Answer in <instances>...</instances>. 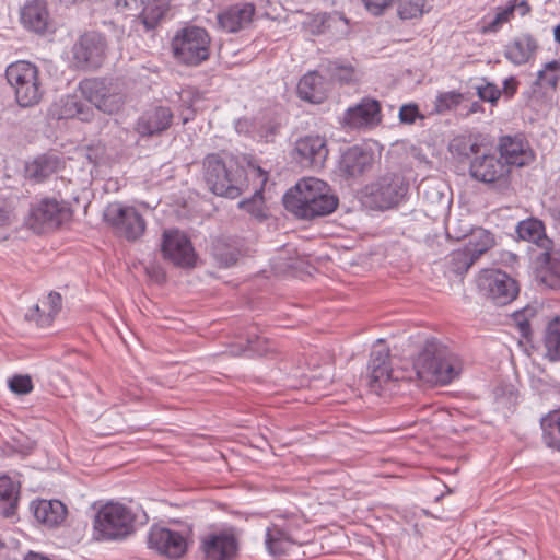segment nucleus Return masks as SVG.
Wrapping results in <instances>:
<instances>
[{
	"label": "nucleus",
	"mask_w": 560,
	"mask_h": 560,
	"mask_svg": "<svg viewBox=\"0 0 560 560\" xmlns=\"http://www.w3.org/2000/svg\"><path fill=\"white\" fill-rule=\"evenodd\" d=\"M283 203L295 217L308 220L334 212L338 198L324 180L306 177L283 196Z\"/></svg>",
	"instance_id": "obj_1"
},
{
	"label": "nucleus",
	"mask_w": 560,
	"mask_h": 560,
	"mask_svg": "<svg viewBox=\"0 0 560 560\" xmlns=\"http://www.w3.org/2000/svg\"><path fill=\"white\" fill-rule=\"evenodd\" d=\"M413 369L419 380L445 385L457 378L463 370L460 359L435 340H428L418 354Z\"/></svg>",
	"instance_id": "obj_2"
},
{
	"label": "nucleus",
	"mask_w": 560,
	"mask_h": 560,
	"mask_svg": "<svg viewBox=\"0 0 560 560\" xmlns=\"http://www.w3.org/2000/svg\"><path fill=\"white\" fill-rule=\"evenodd\" d=\"M205 178L210 190L218 195L235 199L248 186L252 178L250 167L245 171L232 158L223 159L209 154L205 160Z\"/></svg>",
	"instance_id": "obj_3"
},
{
	"label": "nucleus",
	"mask_w": 560,
	"mask_h": 560,
	"mask_svg": "<svg viewBox=\"0 0 560 560\" xmlns=\"http://www.w3.org/2000/svg\"><path fill=\"white\" fill-rule=\"evenodd\" d=\"M136 512L120 502L101 504L93 518V536L96 540H120L135 529Z\"/></svg>",
	"instance_id": "obj_4"
},
{
	"label": "nucleus",
	"mask_w": 560,
	"mask_h": 560,
	"mask_svg": "<svg viewBox=\"0 0 560 560\" xmlns=\"http://www.w3.org/2000/svg\"><path fill=\"white\" fill-rule=\"evenodd\" d=\"M5 78L21 107H31L42 101L45 88L36 65L26 60L12 62L5 69Z\"/></svg>",
	"instance_id": "obj_5"
},
{
	"label": "nucleus",
	"mask_w": 560,
	"mask_h": 560,
	"mask_svg": "<svg viewBox=\"0 0 560 560\" xmlns=\"http://www.w3.org/2000/svg\"><path fill=\"white\" fill-rule=\"evenodd\" d=\"M142 209L148 210V205L141 202L139 206H132L112 202L104 210V219L117 235L135 242L144 234L147 229Z\"/></svg>",
	"instance_id": "obj_6"
},
{
	"label": "nucleus",
	"mask_w": 560,
	"mask_h": 560,
	"mask_svg": "<svg viewBox=\"0 0 560 560\" xmlns=\"http://www.w3.org/2000/svg\"><path fill=\"white\" fill-rule=\"evenodd\" d=\"M210 36L199 26H187L178 31L172 39L175 59L188 66H197L210 55Z\"/></svg>",
	"instance_id": "obj_7"
},
{
	"label": "nucleus",
	"mask_w": 560,
	"mask_h": 560,
	"mask_svg": "<svg viewBox=\"0 0 560 560\" xmlns=\"http://www.w3.org/2000/svg\"><path fill=\"white\" fill-rule=\"evenodd\" d=\"M469 175L478 182L498 187L506 186L511 177V173L500 154L497 155L495 151L487 143L470 160Z\"/></svg>",
	"instance_id": "obj_8"
},
{
	"label": "nucleus",
	"mask_w": 560,
	"mask_h": 560,
	"mask_svg": "<svg viewBox=\"0 0 560 560\" xmlns=\"http://www.w3.org/2000/svg\"><path fill=\"white\" fill-rule=\"evenodd\" d=\"M81 96L104 114L113 115L122 107L125 95L117 83L101 79H86L80 82Z\"/></svg>",
	"instance_id": "obj_9"
},
{
	"label": "nucleus",
	"mask_w": 560,
	"mask_h": 560,
	"mask_svg": "<svg viewBox=\"0 0 560 560\" xmlns=\"http://www.w3.org/2000/svg\"><path fill=\"white\" fill-rule=\"evenodd\" d=\"M70 215V210L65 202L45 197L31 203L25 224L35 233H44L58 228Z\"/></svg>",
	"instance_id": "obj_10"
},
{
	"label": "nucleus",
	"mask_w": 560,
	"mask_h": 560,
	"mask_svg": "<svg viewBox=\"0 0 560 560\" xmlns=\"http://www.w3.org/2000/svg\"><path fill=\"white\" fill-rule=\"evenodd\" d=\"M408 185L400 175H386L365 188V202L375 209H388L405 196Z\"/></svg>",
	"instance_id": "obj_11"
},
{
	"label": "nucleus",
	"mask_w": 560,
	"mask_h": 560,
	"mask_svg": "<svg viewBox=\"0 0 560 560\" xmlns=\"http://www.w3.org/2000/svg\"><path fill=\"white\" fill-rule=\"evenodd\" d=\"M161 252L165 259L178 267L191 268L196 266V250L189 237L178 229H170L163 232Z\"/></svg>",
	"instance_id": "obj_12"
},
{
	"label": "nucleus",
	"mask_w": 560,
	"mask_h": 560,
	"mask_svg": "<svg viewBox=\"0 0 560 560\" xmlns=\"http://www.w3.org/2000/svg\"><path fill=\"white\" fill-rule=\"evenodd\" d=\"M477 282L480 291L499 305L510 303L518 293L516 281L501 270H485Z\"/></svg>",
	"instance_id": "obj_13"
},
{
	"label": "nucleus",
	"mask_w": 560,
	"mask_h": 560,
	"mask_svg": "<svg viewBox=\"0 0 560 560\" xmlns=\"http://www.w3.org/2000/svg\"><path fill=\"white\" fill-rule=\"evenodd\" d=\"M497 151L510 172L512 167H525L535 161V152L523 135L500 137Z\"/></svg>",
	"instance_id": "obj_14"
},
{
	"label": "nucleus",
	"mask_w": 560,
	"mask_h": 560,
	"mask_svg": "<svg viewBox=\"0 0 560 560\" xmlns=\"http://www.w3.org/2000/svg\"><path fill=\"white\" fill-rule=\"evenodd\" d=\"M149 547L172 559L180 558L187 551V538L179 532L154 526L148 536Z\"/></svg>",
	"instance_id": "obj_15"
},
{
	"label": "nucleus",
	"mask_w": 560,
	"mask_h": 560,
	"mask_svg": "<svg viewBox=\"0 0 560 560\" xmlns=\"http://www.w3.org/2000/svg\"><path fill=\"white\" fill-rule=\"evenodd\" d=\"M294 153L303 166L322 168L328 156L326 139L318 135H308L296 140Z\"/></svg>",
	"instance_id": "obj_16"
},
{
	"label": "nucleus",
	"mask_w": 560,
	"mask_h": 560,
	"mask_svg": "<svg viewBox=\"0 0 560 560\" xmlns=\"http://www.w3.org/2000/svg\"><path fill=\"white\" fill-rule=\"evenodd\" d=\"M381 122L378 101L364 97L360 103L349 107L343 115V124L352 129L370 128Z\"/></svg>",
	"instance_id": "obj_17"
},
{
	"label": "nucleus",
	"mask_w": 560,
	"mask_h": 560,
	"mask_svg": "<svg viewBox=\"0 0 560 560\" xmlns=\"http://www.w3.org/2000/svg\"><path fill=\"white\" fill-rule=\"evenodd\" d=\"M254 15L253 3H235L218 14V25L226 33H236L247 28L252 24Z\"/></svg>",
	"instance_id": "obj_18"
},
{
	"label": "nucleus",
	"mask_w": 560,
	"mask_h": 560,
	"mask_svg": "<svg viewBox=\"0 0 560 560\" xmlns=\"http://www.w3.org/2000/svg\"><path fill=\"white\" fill-rule=\"evenodd\" d=\"M529 11L530 7L526 0H510L505 5L498 7L493 14L483 18L482 31L485 33H497L514 18L515 13L524 16Z\"/></svg>",
	"instance_id": "obj_19"
},
{
	"label": "nucleus",
	"mask_w": 560,
	"mask_h": 560,
	"mask_svg": "<svg viewBox=\"0 0 560 560\" xmlns=\"http://www.w3.org/2000/svg\"><path fill=\"white\" fill-rule=\"evenodd\" d=\"M201 547L207 560H228L235 555L237 544L232 534L223 532L207 535Z\"/></svg>",
	"instance_id": "obj_20"
},
{
	"label": "nucleus",
	"mask_w": 560,
	"mask_h": 560,
	"mask_svg": "<svg viewBox=\"0 0 560 560\" xmlns=\"http://www.w3.org/2000/svg\"><path fill=\"white\" fill-rule=\"evenodd\" d=\"M49 113L56 119L79 118L89 121L93 117L91 107L81 102L77 94L61 96L50 107Z\"/></svg>",
	"instance_id": "obj_21"
},
{
	"label": "nucleus",
	"mask_w": 560,
	"mask_h": 560,
	"mask_svg": "<svg viewBox=\"0 0 560 560\" xmlns=\"http://www.w3.org/2000/svg\"><path fill=\"white\" fill-rule=\"evenodd\" d=\"M538 47V42L533 35L523 33L505 46L504 56L513 65L522 66L534 59Z\"/></svg>",
	"instance_id": "obj_22"
},
{
	"label": "nucleus",
	"mask_w": 560,
	"mask_h": 560,
	"mask_svg": "<svg viewBox=\"0 0 560 560\" xmlns=\"http://www.w3.org/2000/svg\"><path fill=\"white\" fill-rule=\"evenodd\" d=\"M329 89V82L318 71L307 72L298 83L299 96L314 104H320L327 97Z\"/></svg>",
	"instance_id": "obj_23"
},
{
	"label": "nucleus",
	"mask_w": 560,
	"mask_h": 560,
	"mask_svg": "<svg viewBox=\"0 0 560 560\" xmlns=\"http://www.w3.org/2000/svg\"><path fill=\"white\" fill-rule=\"evenodd\" d=\"M369 369L370 384L374 390L381 389L392 378L389 350L384 345L372 350Z\"/></svg>",
	"instance_id": "obj_24"
},
{
	"label": "nucleus",
	"mask_w": 560,
	"mask_h": 560,
	"mask_svg": "<svg viewBox=\"0 0 560 560\" xmlns=\"http://www.w3.org/2000/svg\"><path fill=\"white\" fill-rule=\"evenodd\" d=\"M372 163V153L358 145H354L347 149L342 153L339 161V168L345 176L357 177L369 170Z\"/></svg>",
	"instance_id": "obj_25"
},
{
	"label": "nucleus",
	"mask_w": 560,
	"mask_h": 560,
	"mask_svg": "<svg viewBox=\"0 0 560 560\" xmlns=\"http://www.w3.org/2000/svg\"><path fill=\"white\" fill-rule=\"evenodd\" d=\"M34 517L47 527H57L67 516V508L59 500H36L31 504Z\"/></svg>",
	"instance_id": "obj_26"
},
{
	"label": "nucleus",
	"mask_w": 560,
	"mask_h": 560,
	"mask_svg": "<svg viewBox=\"0 0 560 560\" xmlns=\"http://www.w3.org/2000/svg\"><path fill=\"white\" fill-rule=\"evenodd\" d=\"M252 179L256 182L255 191L250 199L242 200L238 202V207L247 211L252 217L257 220H262L267 217L262 188L268 180L267 173L259 166H252Z\"/></svg>",
	"instance_id": "obj_27"
},
{
	"label": "nucleus",
	"mask_w": 560,
	"mask_h": 560,
	"mask_svg": "<svg viewBox=\"0 0 560 560\" xmlns=\"http://www.w3.org/2000/svg\"><path fill=\"white\" fill-rule=\"evenodd\" d=\"M170 108L158 106L145 112L138 120L137 130L142 136H153L166 130L172 122Z\"/></svg>",
	"instance_id": "obj_28"
},
{
	"label": "nucleus",
	"mask_w": 560,
	"mask_h": 560,
	"mask_svg": "<svg viewBox=\"0 0 560 560\" xmlns=\"http://www.w3.org/2000/svg\"><path fill=\"white\" fill-rule=\"evenodd\" d=\"M537 279L550 289L560 288V254L546 249L537 258Z\"/></svg>",
	"instance_id": "obj_29"
},
{
	"label": "nucleus",
	"mask_w": 560,
	"mask_h": 560,
	"mask_svg": "<svg viewBox=\"0 0 560 560\" xmlns=\"http://www.w3.org/2000/svg\"><path fill=\"white\" fill-rule=\"evenodd\" d=\"M104 51V42L98 35L82 37L73 48L75 59L88 67H97L101 63Z\"/></svg>",
	"instance_id": "obj_30"
},
{
	"label": "nucleus",
	"mask_w": 560,
	"mask_h": 560,
	"mask_svg": "<svg viewBox=\"0 0 560 560\" xmlns=\"http://www.w3.org/2000/svg\"><path fill=\"white\" fill-rule=\"evenodd\" d=\"M23 25L34 32H44L48 24V11L44 0H31L22 9Z\"/></svg>",
	"instance_id": "obj_31"
},
{
	"label": "nucleus",
	"mask_w": 560,
	"mask_h": 560,
	"mask_svg": "<svg viewBox=\"0 0 560 560\" xmlns=\"http://www.w3.org/2000/svg\"><path fill=\"white\" fill-rule=\"evenodd\" d=\"M42 304L44 306V311L47 310L46 315H39L42 307L39 306V304H36L27 311V313L25 314V318L27 320L35 322L36 325L39 327H47L52 323L55 316L61 310V295L57 292H50L47 295V298L42 302Z\"/></svg>",
	"instance_id": "obj_32"
},
{
	"label": "nucleus",
	"mask_w": 560,
	"mask_h": 560,
	"mask_svg": "<svg viewBox=\"0 0 560 560\" xmlns=\"http://www.w3.org/2000/svg\"><path fill=\"white\" fill-rule=\"evenodd\" d=\"M20 481L8 475H0V511L4 517L14 515L19 498Z\"/></svg>",
	"instance_id": "obj_33"
},
{
	"label": "nucleus",
	"mask_w": 560,
	"mask_h": 560,
	"mask_svg": "<svg viewBox=\"0 0 560 560\" xmlns=\"http://www.w3.org/2000/svg\"><path fill=\"white\" fill-rule=\"evenodd\" d=\"M518 236L530 243L536 244L544 250L549 249L551 241L546 236L544 223L538 219H527L517 225Z\"/></svg>",
	"instance_id": "obj_34"
},
{
	"label": "nucleus",
	"mask_w": 560,
	"mask_h": 560,
	"mask_svg": "<svg viewBox=\"0 0 560 560\" xmlns=\"http://www.w3.org/2000/svg\"><path fill=\"white\" fill-rule=\"evenodd\" d=\"M485 141L475 136L455 137L448 144L452 155L458 160H471L485 145Z\"/></svg>",
	"instance_id": "obj_35"
},
{
	"label": "nucleus",
	"mask_w": 560,
	"mask_h": 560,
	"mask_svg": "<svg viewBox=\"0 0 560 560\" xmlns=\"http://www.w3.org/2000/svg\"><path fill=\"white\" fill-rule=\"evenodd\" d=\"M61 166V161L57 155H42L36 158L26 166L28 177L36 180H44Z\"/></svg>",
	"instance_id": "obj_36"
},
{
	"label": "nucleus",
	"mask_w": 560,
	"mask_h": 560,
	"mask_svg": "<svg viewBox=\"0 0 560 560\" xmlns=\"http://www.w3.org/2000/svg\"><path fill=\"white\" fill-rule=\"evenodd\" d=\"M544 347L549 361L560 360V316L548 322L544 335Z\"/></svg>",
	"instance_id": "obj_37"
},
{
	"label": "nucleus",
	"mask_w": 560,
	"mask_h": 560,
	"mask_svg": "<svg viewBox=\"0 0 560 560\" xmlns=\"http://www.w3.org/2000/svg\"><path fill=\"white\" fill-rule=\"evenodd\" d=\"M170 8V0H148L139 14L147 30L154 28Z\"/></svg>",
	"instance_id": "obj_38"
},
{
	"label": "nucleus",
	"mask_w": 560,
	"mask_h": 560,
	"mask_svg": "<svg viewBox=\"0 0 560 560\" xmlns=\"http://www.w3.org/2000/svg\"><path fill=\"white\" fill-rule=\"evenodd\" d=\"M494 245L493 235L486 229L476 228L470 231L466 249L477 260L481 255L488 252Z\"/></svg>",
	"instance_id": "obj_39"
},
{
	"label": "nucleus",
	"mask_w": 560,
	"mask_h": 560,
	"mask_svg": "<svg viewBox=\"0 0 560 560\" xmlns=\"http://www.w3.org/2000/svg\"><path fill=\"white\" fill-rule=\"evenodd\" d=\"M329 75L340 83H355L360 80V71L350 62L345 60L329 61L327 65Z\"/></svg>",
	"instance_id": "obj_40"
},
{
	"label": "nucleus",
	"mask_w": 560,
	"mask_h": 560,
	"mask_svg": "<svg viewBox=\"0 0 560 560\" xmlns=\"http://www.w3.org/2000/svg\"><path fill=\"white\" fill-rule=\"evenodd\" d=\"M560 79V60L547 62L537 73L535 84L540 89H556Z\"/></svg>",
	"instance_id": "obj_41"
},
{
	"label": "nucleus",
	"mask_w": 560,
	"mask_h": 560,
	"mask_svg": "<svg viewBox=\"0 0 560 560\" xmlns=\"http://www.w3.org/2000/svg\"><path fill=\"white\" fill-rule=\"evenodd\" d=\"M291 542L287 535L278 528H268L266 533V546L273 556H280L288 551Z\"/></svg>",
	"instance_id": "obj_42"
},
{
	"label": "nucleus",
	"mask_w": 560,
	"mask_h": 560,
	"mask_svg": "<svg viewBox=\"0 0 560 560\" xmlns=\"http://www.w3.org/2000/svg\"><path fill=\"white\" fill-rule=\"evenodd\" d=\"M447 259L450 269L455 273L466 272L476 261L466 247L453 250Z\"/></svg>",
	"instance_id": "obj_43"
},
{
	"label": "nucleus",
	"mask_w": 560,
	"mask_h": 560,
	"mask_svg": "<svg viewBox=\"0 0 560 560\" xmlns=\"http://www.w3.org/2000/svg\"><path fill=\"white\" fill-rule=\"evenodd\" d=\"M430 0H401L398 13L401 19H416L429 10Z\"/></svg>",
	"instance_id": "obj_44"
},
{
	"label": "nucleus",
	"mask_w": 560,
	"mask_h": 560,
	"mask_svg": "<svg viewBox=\"0 0 560 560\" xmlns=\"http://www.w3.org/2000/svg\"><path fill=\"white\" fill-rule=\"evenodd\" d=\"M463 101V95L455 91H448L441 93L435 100V109L438 113H444L446 110L457 107Z\"/></svg>",
	"instance_id": "obj_45"
},
{
	"label": "nucleus",
	"mask_w": 560,
	"mask_h": 560,
	"mask_svg": "<svg viewBox=\"0 0 560 560\" xmlns=\"http://www.w3.org/2000/svg\"><path fill=\"white\" fill-rule=\"evenodd\" d=\"M475 90L482 101L490 103H495L501 95V90L495 84L485 79L475 85Z\"/></svg>",
	"instance_id": "obj_46"
},
{
	"label": "nucleus",
	"mask_w": 560,
	"mask_h": 560,
	"mask_svg": "<svg viewBox=\"0 0 560 560\" xmlns=\"http://www.w3.org/2000/svg\"><path fill=\"white\" fill-rule=\"evenodd\" d=\"M8 385L18 395H25L33 390V382L28 375H14L9 378Z\"/></svg>",
	"instance_id": "obj_47"
},
{
	"label": "nucleus",
	"mask_w": 560,
	"mask_h": 560,
	"mask_svg": "<svg viewBox=\"0 0 560 560\" xmlns=\"http://www.w3.org/2000/svg\"><path fill=\"white\" fill-rule=\"evenodd\" d=\"M398 118L401 124L412 125L417 119H424V116L420 113L418 105L409 103L400 107Z\"/></svg>",
	"instance_id": "obj_48"
},
{
	"label": "nucleus",
	"mask_w": 560,
	"mask_h": 560,
	"mask_svg": "<svg viewBox=\"0 0 560 560\" xmlns=\"http://www.w3.org/2000/svg\"><path fill=\"white\" fill-rule=\"evenodd\" d=\"M534 313L535 312L533 307H525L514 315L515 323L518 326L522 337L524 338H528L530 336L532 330L529 318L534 316Z\"/></svg>",
	"instance_id": "obj_49"
},
{
	"label": "nucleus",
	"mask_w": 560,
	"mask_h": 560,
	"mask_svg": "<svg viewBox=\"0 0 560 560\" xmlns=\"http://www.w3.org/2000/svg\"><path fill=\"white\" fill-rule=\"evenodd\" d=\"M540 424L546 439L555 431L560 434V411L549 412L541 419Z\"/></svg>",
	"instance_id": "obj_50"
},
{
	"label": "nucleus",
	"mask_w": 560,
	"mask_h": 560,
	"mask_svg": "<svg viewBox=\"0 0 560 560\" xmlns=\"http://www.w3.org/2000/svg\"><path fill=\"white\" fill-rule=\"evenodd\" d=\"M471 225L469 223H465L459 221L458 226L455 224H451L447 226V234L457 240H462L465 237H469L470 231H472Z\"/></svg>",
	"instance_id": "obj_51"
},
{
	"label": "nucleus",
	"mask_w": 560,
	"mask_h": 560,
	"mask_svg": "<svg viewBox=\"0 0 560 560\" xmlns=\"http://www.w3.org/2000/svg\"><path fill=\"white\" fill-rule=\"evenodd\" d=\"M366 10L373 15H380L395 0H362Z\"/></svg>",
	"instance_id": "obj_52"
},
{
	"label": "nucleus",
	"mask_w": 560,
	"mask_h": 560,
	"mask_svg": "<svg viewBox=\"0 0 560 560\" xmlns=\"http://www.w3.org/2000/svg\"><path fill=\"white\" fill-rule=\"evenodd\" d=\"M516 89L517 81L513 77L506 78L503 81V90L509 96H512L516 92Z\"/></svg>",
	"instance_id": "obj_53"
},
{
	"label": "nucleus",
	"mask_w": 560,
	"mask_h": 560,
	"mask_svg": "<svg viewBox=\"0 0 560 560\" xmlns=\"http://www.w3.org/2000/svg\"><path fill=\"white\" fill-rule=\"evenodd\" d=\"M137 3L138 0H116V5L121 9H132Z\"/></svg>",
	"instance_id": "obj_54"
},
{
	"label": "nucleus",
	"mask_w": 560,
	"mask_h": 560,
	"mask_svg": "<svg viewBox=\"0 0 560 560\" xmlns=\"http://www.w3.org/2000/svg\"><path fill=\"white\" fill-rule=\"evenodd\" d=\"M247 350L248 351H256L255 347L253 346V341L252 340H248L247 348H242V349H238V350H232L231 352L234 355H238V354H241V353H243V352H245Z\"/></svg>",
	"instance_id": "obj_55"
},
{
	"label": "nucleus",
	"mask_w": 560,
	"mask_h": 560,
	"mask_svg": "<svg viewBox=\"0 0 560 560\" xmlns=\"http://www.w3.org/2000/svg\"><path fill=\"white\" fill-rule=\"evenodd\" d=\"M553 36L556 42L560 44V24L555 27Z\"/></svg>",
	"instance_id": "obj_56"
},
{
	"label": "nucleus",
	"mask_w": 560,
	"mask_h": 560,
	"mask_svg": "<svg viewBox=\"0 0 560 560\" xmlns=\"http://www.w3.org/2000/svg\"><path fill=\"white\" fill-rule=\"evenodd\" d=\"M244 124H245V121H241V120L236 122V130L238 132H241L243 130V125Z\"/></svg>",
	"instance_id": "obj_57"
},
{
	"label": "nucleus",
	"mask_w": 560,
	"mask_h": 560,
	"mask_svg": "<svg viewBox=\"0 0 560 560\" xmlns=\"http://www.w3.org/2000/svg\"><path fill=\"white\" fill-rule=\"evenodd\" d=\"M556 215L558 217V219L560 220V201H559V205L557 206L556 208Z\"/></svg>",
	"instance_id": "obj_58"
},
{
	"label": "nucleus",
	"mask_w": 560,
	"mask_h": 560,
	"mask_svg": "<svg viewBox=\"0 0 560 560\" xmlns=\"http://www.w3.org/2000/svg\"><path fill=\"white\" fill-rule=\"evenodd\" d=\"M39 306L42 307V311L39 312V315H42V316L46 315L47 314V310L44 311L43 304H40Z\"/></svg>",
	"instance_id": "obj_59"
},
{
	"label": "nucleus",
	"mask_w": 560,
	"mask_h": 560,
	"mask_svg": "<svg viewBox=\"0 0 560 560\" xmlns=\"http://www.w3.org/2000/svg\"><path fill=\"white\" fill-rule=\"evenodd\" d=\"M4 547V544L0 540V550Z\"/></svg>",
	"instance_id": "obj_60"
}]
</instances>
